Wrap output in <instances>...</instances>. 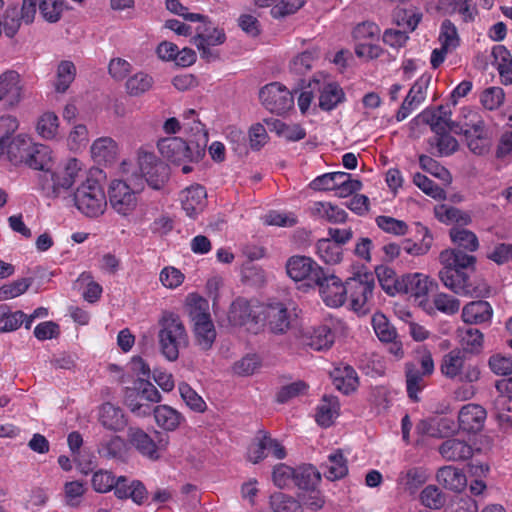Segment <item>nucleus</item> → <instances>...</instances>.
Listing matches in <instances>:
<instances>
[{
    "instance_id": "nucleus-1",
    "label": "nucleus",
    "mask_w": 512,
    "mask_h": 512,
    "mask_svg": "<svg viewBox=\"0 0 512 512\" xmlns=\"http://www.w3.org/2000/svg\"><path fill=\"white\" fill-rule=\"evenodd\" d=\"M452 241L457 249L443 250L439 255L442 268L438 277L442 284L455 294L478 297L480 282L476 275L477 258L460 250L475 251L478 248L477 236L464 228L454 227L450 230Z\"/></svg>"
},
{
    "instance_id": "nucleus-2",
    "label": "nucleus",
    "mask_w": 512,
    "mask_h": 512,
    "mask_svg": "<svg viewBox=\"0 0 512 512\" xmlns=\"http://www.w3.org/2000/svg\"><path fill=\"white\" fill-rule=\"evenodd\" d=\"M158 325V340L162 355L169 361L177 360L179 349L188 341L180 316L171 311H164L158 320Z\"/></svg>"
},
{
    "instance_id": "nucleus-3",
    "label": "nucleus",
    "mask_w": 512,
    "mask_h": 512,
    "mask_svg": "<svg viewBox=\"0 0 512 512\" xmlns=\"http://www.w3.org/2000/svg\"><path fill=\"white\" fill-rule=\"evenodd\" d=\"M375 278L370 272H358L345 281L346 303L359 313L370 312L373 306V290Z\"/></svg>"
},
{
    "instance_id": "nucleus-4",
    "label": "nucleus",
    "mask_w": 512,
    "mask_h": 512,
    "mask_svg": "<svg viewBox=\"0 0 512 512\" xmlns=\"http://www.w3.org/2000/svg\"><path fill=\"white\" fill-rule=\"evenodd\" d=\"M83 174V163L76 158H69L57 170L49 172L41 188L47 197L57 198L67 192Z\"/></svg>"
},
{
    "instance_id": "nucleus-5",
    "label": "nucleus",
    "mask_w": 512,
    "mask_h": 512,
    "mask_svg": "<svg viewBox=\"0 0 512 512\" xmlns=\"http://www.w3.org/2000/svg\"><path fill=\"white\" fill-rule=\"evenodd\" d=\"M74 203L77 209L87 217L102 215L107 207V199L103 187L95 180L88 178L74 192Z\"/></svg>"
},
{
    "instance_id": "nucleus-6",
    "label": "nucleus",
    "mask_w": 512,
    "mask_h": 512,
    "mask_svg": "<svg viewBox=\"0 0 512 512\" xmlns=\"http://www.w3.org/2000/svg\"><path fill=\"white\" fill-rule=\"evenodd\" d=\"M438 287V283L420 272L408 273L395 281L394 289L398 293L408 294L424 311H430L428 294Z\"/></svg>"
},
{
    "instance_id": "nucleus-7",
    "label": "nucleus",
    "mask_w": 512,
    "mask_h": 512,
    "mask_svg": "<svg viewBox=\"0 0 512 512\" xmlns=\"http://www.w3.org/2000/svg\"><path fill=\"white\" fill-rule=\"evenodd\" d=\"M203 144L187 143L179 137H168L158 141L161 155L175 165L199 161L205 154Z\"/></svg>"
},
{
    "instance_id": "nucleus-8",
    "label": "nucleus",
    "mask_w": 512,
    "mask_h": 512,
    "mask_svg": "<svg viewBox=\"0 0 512 512\" xmlns=\"http://www.w3.org/2000/svg\"><path fill=\"white\" fill-rule=\"evenodd\" d=\"M440 370L449 379L459 377L462 381L474 382L480 378L478 360L473 361L472 358L458 348L451 350L443 356Z\"/></svg>"
},
{
    "instance_id": "nucleus-9",
    "label": "nucleus",
    "mask_w": 512,
    "mask_h": 512,
    "mask_svg": "<svg viewBox=\"0 0 512 512\" xmlns=\"http://www.w3.org/2000/svg\"><path fill=\"white\" fill-rule=\"evenodd\" d=\"M142 190V182L128 183L124 180H113L108 190L112 209L121 216H129L136 209L138 195Z\"/></svg>"
},
{
    "instance_id": "nucleus-10",
    "label": "nucleus",
    "mask_w": 512,
    "mask_h": 512,
    "mask_svg": "<svg viewBox=\"0 0 512 512\" xmlns=\"http://www.w3.org/2000/svg\"><path fill=\"white\" fill-rule=\"evenodd\" d=\"M137 163L142 177L151 188L160 189L168 181L169 167L154 152L140 148L137 153Z\"/></svg>"
},
{
    "instance_id": "nucleus-11",
    "label": "nucleus",
    "mask_w": 512,
    "mask_h": 512,
    "mask_svg": "<svg viewBox=\"0 0 512 512\" xmlns=\"http://www.w3.org/2000/svg\"><path fill=\"white\" fill-rule=\"evenodd\" d=\"M286 272L296 282L308 281L316 286L326 271L311 257L294 255L286 262Z\"/></svg>"
},
{
    "instance_id": "nucleus-12",
    "label": "nucleus",
    "mask_w": 512,
    "mask_h": 512,
    "mask_svg": "<svg viewBox=\"0 0 512 512\" xmlns=\"http://www.w3.org/2000/svg\"><path fill=\"white\" fill-rule=\"evenodd\" d=\"M466 145L474 154H480V113L477 107H464L455 125Z\"/></svg>"
},
{
    "instance_id": "nucleus-13",
    "label": "nucleus",
    "mask_w": 512,
    "mask_h": 512,
    "mask_svg": "<svg viewBox=\"0 0 512 512\" xmlns=\"http://www.w3.org/2000/svg\"><path fill=\"white\" fill-rule=\"evenodd\" d=\"M434 372V361L431 355H424L420 364L406 363L405 377L408 397L414 401L418 400V393L426 387L425 378Z\"/></svg>"
},
{
    "instance_id": "nucleus-14",
    "label": "nucleus",
    "mask_w": 512,
    "mask_h": 512,
    "mask_svg": "<svg viewBox=\"0 0 512 512\" xmlns=\"http://www.w3.org/2000/svg\"><path fill=\"white\" fill-rule=\"evenodd\" d=\"M259 98L267 110L276 114H283L294 105L292 93L277 82L264 86L259 92Z\"/></svg>"
},
{
    "instance_id": "nucleus-15",
    "label": "nucleus",
    "mask_w": 512,
    "mask_h": 512,
    "mask_svg": "<svg viewBox=\"0 0 512 512\" xmlns=\"http://www.w3.org/2000/svg\"><path fill=\"white\" fill-rule=\"evenodd\" d=\"M228 320L233 326H246L250 330L262 322V306L256 302L238 298L230 306Z\"/></svg>"
},
{
    "instance_id": "nucleus-16",
    "label": "nucleus",
    "mask_w": 512,
    "mask_h": 512,
    "mask_svg": "<svg viewBox=\"0 0 512 512\" xmlns=\"http://www.w3.org/2000/svg\"><path fill=\"white\" fill-rule=\"evenodd\" d=\"M309 88L319 93V107L325 111L335 109L345 100L343 89L324 75H318L309 82Z\"/></svg>"
},
{
    "instance_id": "nucleus-17",
    "label": "nucleus",
    "mask_w": 512,
    "mask_h": 512,
    "mask_svg": "<svg viewBox=\"0 0 512 512\" xmlns=\"http://www.w3.org/2000/svg\"><path fill=\"white\" fill-rule=\"evenodd\" d=\"M25 97V83L15 70H6L0 74V102L14 108Z\"/></svg>"
},
{
    "instance_id": "nucleus-18",
    "label": "nucleus",
    "mask_w": 512,
    "mask_h": 512,
    "mask_svg": "<svg viewBox=\"0 0 512 512\" xmlns=\"http://www.w3.org/2000/svg\"><path fill=\"white\" fill-rule=\"evenodd\" d=\"M323 302L332 308H338L346 303L345 282L339 277L326 271L316 284Z\"/></svg>"
},
{
    "instance_id": "nucleus-19",
    "label": "nucleus",
    "mask_w": 512,
    "mask_h": 512,
    "mask_svg": "<svg viewBox=\"0 0 512 512\" xmlns=\"http://www.w3.org/2000/svg\"><path fill=\"white\" fill-rule=\"evenodd\" d=\"M225 40L226 35L223 29L203 24L197 28V34L193 37L192 43L200 51L203 59L211 61L217 58L211 47L221 45Z\"/></svg>"
},
{
    "instance_id": "nucleus-20",
    "label": "nucleus",
    "mask_w": 512,
    "mask_h": 512,
    "mask_svg": "<svg viewBox=\"0 0 512 512\" xmlns=\"http://www.w3.org/2000/svg\"><path fill=\"white\" fill-rule=\"evenodd\" d=\"M160 436L158 442L154 440L143 430L139 428H131L129 430V439L131 444L137 451L150 460H158L161 456V451L165 450L168 445V439L163 438L161 433L157 432Z\"/></svg>"
},
{
    "instance_id": "nucleus-21",
    "label": "nucleus",
    "mask_w": 512,
    "mask_h": 512,
    "mask_svg": "<svg viewBox=\"0 0 512 512\" xmlns=\"http://www.w3.org/2000/svg\"><path fill=\"white\" fill-rule=\"evenodd\" d=\"M430 80V76L422 75L415 81L396 114L398 122L405 120L424 102Z\"/></svg>"
},
{
    "instance_id": "nucleus-22",
    "label": "nucleus",
    "mask_w": 512,
    "mask_h": 512,
    "mask_svg": "<svg viewBox=\"0 0 512 512\" xmlns=\"http://www.w3.org/2000/svg\"><path fill=\"white\" fill-rule=\"evenodd\" d=\"M33 143L27 134L20 133L13 137L10 136L4 144V153L0 160L5 159L13 166L25 164L29 151L33 148Z\"/></svg>"
},
{
    "instance_id": "nucleus-23",
    "label": "nucleus",
    "mask_w": 512,
    "mask_h": 512,
    "mask_svg": "<svg viewBox=\"0 0 512 512\" xmlns=\"http://www.w3.org/2000/svg\"><path fill=\"white\" fill-rule=\"evenodd\" d=\"M262 321L266 322L272 333L284 334L290 328L291 313L283 303L262 306Z\"/></svg>"
},
{
    "instance_id": "nucleus-24",
    "label": "nucleus",
    "mask_w": 512,
    "mask_h": 512,
    "mask_svg": "<svg viewBox=\"0 0 512 512\" xmlns=\"http://www.w3.org/2000/svg\"><path fill=\"white\" fill-rule=\"evenodd\" d=\"M452 111L448 105H441L436 110H424L417 119L428 124L433 132L455 130V125L451 120Z\"/></svg>"
},
{
    "instance_id": "nucleus-25",
    "label": "nucleus",
    "mask_w": 512,
    "mask_h": 512,
    "mask_svg": "<svg viewBox=\"0 0 512 512\" xmlns=\"http://www.w3.org/2000/svg\"><path fill=\"white\" fill-rule=\"evenodd\" d=\"M114 494L118 499H131L135 504L141 505L147 498V490L139 480H129L120 476L116 480Z\"/></svg>"
},
{
    "instance_id": "nucleus-26",
    "label": "nucleus",
    "mask_w": 512,
    "mask_h": 512,
    "mask_svg": "<svg viewBox=\"0 0 512 512\" xmlns=\"http://www.w3.org/2000/svg\"><path fill=\"white\" fill-rule=\"evenodd\" d=\"M90 153L93 160L99 164H113L119 155V145L111 137H99L93 141Z\"/></svg>"
},
{
    "instance_id": "nucleus-27",
    "label": "nucleus",
    "mask_w": 512,
    "mask_h": 512,
    "mask_svg": "<svg viewBox=\"0 0 512 512\" xmlns=\"http://www.w3.org/2000/svg\"><path fill=\"white\" fill-rule=\"evenodd\" d=\"M207 193L203 186L193 185L180 194V201L187 216L194 218L203 211L206 205Z\"/></svg>"
},
{
    "instance_id": "nucleus-28",
    "label": "nucleus",
    "mask_w": 512,
    "mask_h": 512,
    "mask_svg": "<svg viewBox=\"0 0 512 512\" xmlns=\"http://www.w3.org/2000/svg\"><path fill=\"white\" fill-rule=\"evenodd\" d=\"M490 63L498 71L504 85L512 84V56L505 46H493L490 53Z\"/></svg>"
},
{
    "instance_id": "nucleus-29",
    "label": "nucleus",
    "mask_w": 512,
    "mask_h": 512,
    "mask_svg": "<svg viewBox=\"0 0 512 512\" xmlns=\"http://www.w3.org/2000/svg\"><path fill=\"white\" fill-rule=\"evenodd\" d=\"M438 451L446 461H461L469 459L474 449L464 440L450 438L439 446Z\"/></svg>"
},
{
    "instance_id": "nucleus-30",
    "label": "nucleus",
    "mask_w": 512,
    "mask_h": 512,
    "mask_svg": "<svg viewBox=\"0 0 512 512\" xmlns=\"http://www.w3.org/2000/svg\"><path fill=\"white\" fill-rule=\"evenodd\" d=\"M52 162V151L43 144L33 143L30 149L25 165L34 170L44 171L42 182L48 178Z\"/></svg>"
},
{
    "instance_id": "nucleus-31",
    "label": "nucleus",
    "mask_w": 512,
    "mask_h": 512,
    "mask_svg": "<svg viewBox=\"0 0 512 512\" xmlns=\"http://www.w3.org/2000/svg\"><path fill=\"white\" fill-rule=\"evenodd\" d=\"M333 385L344 394H349L358 386V376L353 367L342 365L335 367L330 373Z\"/></svg>"
},
{
    "instance_id": "nucleus-32",
    "label": "nucleus",
    "mask_w": 512,
    "mask_h": 512,
    "mask_svg": "<svg viewBox=\"0 0 512 512\" xmlns=\"http://www.w3.org/2000/svg\"><path fill=\"white\" fill-rule=\"evenodd\" d=\"M440 485L453 492H461L467 485L465 474L453 466L441 467L436 474Z\"/></svg>"
},
{
    "instance_id": "nucleus-33",
    "label": "nucleus",
    "mask_w": 512,
    "mask_h": 512,
    "mask_svg": "<svg viewBox=\"0 0 512 512\" xmlns=\"http://www.w3.org/2000/svg\"><path fill=\"white\" fill-rule=\"evenodd\" d=\"M156 424L165 431H175L184 421V416L173 407L163 404L153 408Z\"/></svg>"
},
{
    "instance_id": "nucleus-34",
    "label": "nucleus",
    "mask_w": 512,
    "mask_h": 512,
    "mask_svg": "<svg viewBox=\"0 0 512 512\" xmlns=\"http://www.w3.org/2000/svg\"><path fill=\"white\" fill-rule=\"evenodd\" d=\"M99 421L103 427L112 431H121L127 425L123 411L111 403H105L99 411Z\"/></svg>"
},
{
    "instance_id": "nucleus-35",
    "label": "nucleus",
    "mask_w": 512,
    "mask_h": 512,
    "mask_svg": "<svg viewBox=\"0 0 512 512\" xmlns=\"http://www.w3.org/2000/svg\"><path fill=\"white\" fill-rule=\"evenodd\" d=\"M311 213L314 217L330 223H343L347 218L344 209L330 202L318 201L311 206Z\"/></svg>"
},
{
    "instance_id": "nucleus-36",
    "label": "nucleus",
    "mask_w": 512,
    "mask_h": 512,
    "mask_svg": "<svg viewBox=\"0 0 512 512\" xmlns=\"http://www.w3.org/2000/svg\"><path fill=\"white\" fill-rule=\"evenodd\" d=\"M460 345L458 348L474 360L480 353V328L460 327L458 329ZM478 359H475V361Z\"/></svg>"
},
{
    "instance_id": "nucleus-37",
    "label": "nucleus",
    "mask_w": 512,
    "mask_h": 512,
    "mask_svg": "<svg viewBox=\"0 0 512 512\" xmlns=\"http://www.w3.org/2000/svg\"><path fill=\"white\" fill-rule=\"evenodd\" d=\"M430 152L440 157H446L458 149V141L447 131L435 132V135L429 139Z\"/></svg>"
},
{
    "instance_id": "nucleus-38",
    "label": "nucleus",
    "mask_w": 512,
    "mask_h": 512,
    "mask_svg": "<svg viewBox=\"0 0 512 512\" xmlns=\"http://www.w3.org/2000/svg\"><path fill=\"white\" fill-rule=\"evenodd\" d=\"M324 476L331 481L343 478L348 473L347 460L342 452L337 450L328 456L322 465Z\"/></svg>"
},
{
    "instance_id": "nucleus-39",
    "label": "nucleus",
    "mask_w": 512,
    "mask_h": 512,
    "mask_svg": "<svg viewBox=\"0 0 512 512\" xmlns=\"http://www.w3.org/2000/svg\"><path fill=\"white\" fill-rule=\"evenodd\" d=\"M339 401L335 396H323L321 403L317 408L316 421L323 427H329L338 416Z\"/></svg>"
},
{
    "instance_id": "nucleus-40",
    "label": "nucleus",
    "mask_w": 512,
    "mask_h": 512,
    "mask_svg": "<svg viewBox=\"0 0 512 512\" xmlns=\"http://www.w3.org/2000/svg\"><path fill=\"white\" fill-rule=\"evenodd\" d=\"M430 311H425L429 315H435L436 311L451 316L456 314L460 309V301L456 297L447 293H436L430 302Z\"/></svg>"
},
{
    "instance_id": "nucleus-41",
    "label": "nucleus",
    "mask_w": 512,
    "mask_h": 512,
    "mask_svg": "<svg viewBox=\"0 0 512 512\" xmlns=\"http://www.w3.org/2000/svg\"><path fill=\"white\" fill-rule=\"evenodd\" d=\"M458 418L463 431L469 434H477L480 431V407L477 404L463 406Z\"/></svg>"
},
{
    "instance_id": "nucleus-42",
    "label": "nucleus",
    "mask_w": 512,
    "mask_h": 512,
    "mask_svg": "<svg viewBox=\"0 0 512 512\" xmlns=\"http://www.w3.org/2000/svg\"><path fill=\"white\" fill-rule=\"evenodd\" d=\"M193 331L196 344L201 350L207 351L212 348L217 335L212 319L193 323Z\"/></svg>"
},
{
    "instance_id": "nucleus-43",
    "label": "nucleus",
    "mask_w": 512,
    "mask_h": 512,
    "mask_svg": "<svg viewBox=\"0 0 512 512\" xmlns=\"http://www.w3.org/2000/svg\"><path fill=\"white\" fill-rule=\"evenodd\" d=\"M316 253L326 264L335 265L343 258V248L335 241L324 238L318 240Z\"/></svg>"
},
{
    "instance_id": "nucleus-44",
    "label": "nucleus",
    "mask_w": 512,
    "mask_h": 512,
    "mask_svg": "<svg viewBox=\"0 0 512 512\" xmlns=\"http://www.w3.org/2000/svg\"><path fill=\"white\" fill-rule=\"evenodd\" d=\"M428 478L429 474L426 469L412 467L399 474L398 482L410 493H415L420 486L427 482Z\"/></svg>"
},
{
    "instance_id": "nucleus-45",
    "label": "nucleus",
    "mask_w": 512,
    "mask_h": 512,
    "mask_svg": "<svg viewBox=\"0 0 512 512\" xmlns=\"http://www.w3.org/2000/svg\"><path fill=\"white\" fill-rule=\"evenodd\" d=\"M186 301L189 317L193 323L211 320L207 299L192 293L188 295Z\"/></svg>"
},
{
    "instance_id": "nucleus-46",
    "label": "nucleus",
    "mask_w": 512,
    "mask_h": 512,
    "mask_svg": "<svg viewBox=\"0 0 512 512\" xmlns=\"http://www.w3.org/2000/svg\"><path fill=\"white\" fill-rule=\"evenodd\" d=\"M36 131L43 139H55L59 131L58 116L51 111H46L41 114L36 123Z\"/></svg>"
},
{
    "instance_id": "nucleus-47",
    "label": "nucleus",
    "mask_w": 512,
    "mask_h": 512,
    "mask_svg": "<svg viewBox=\"0 0 512 512\" xmlns=\"http://www.w3.org/2000/svg\"><path fill=\"white\" fill-rule=\"evenodd\" d=\"M333 342L334 335L331 329L326 325L314 328L306 337V345L316 351L330 348Z\"/></svg>"
},
{
    "instance_id": "nucleus-48",
    "label": "nucleus",
    "mask_w": 512,
    "mask_h": 512,
    "mask_svg": "<svg viewBox=\"0 0 512 512\" xmlns=\"http://www.w3.org/2000/svg\"><path fill=\"white\" fill-rule=\"evenodd\" d=\"M320 481L319 471L312 465H302L295 469L294 485L303 490L316 487Z\"/></svg>"
},
{
    "instance_id": "nucleus-49",
    "label": "nucleus",
    "mask_w": 512,
    "mask_h": 512,
    "mask_svg": "<svg viewBox=\"0 0 512 512\" xmlns=\"http://www.w3.org/2000/svg\"><path fill=\"white\" fill-rule=\"evenodd\" d=\"M67 147L70 151H83L89 143V130L85 124H74L66 139Z\"/></svg>"
},
{
    "instance_id": "nucleus-50",
    "label": "nucleus",
    "mask_w": 512,
    "mask_h": 512,
    "mask_svg": "<svg viewBox=\"0 0 512 512\" xmlns=\"http://www.w3.org/2000/svg\"><path fill=\"white\" fill-rule=\"evenodd\" d=\"M271 445L276 446L275 443L271 441L270 435L266 431L260 430L254 442L248 448L247 456L249 461L256 464L263 460L267 456L265 447Z\"/></svg>"
},
{
    "instance_id": "nucleus-51",
    "label": "nucleus",
    "mask_w": 512,
    "mask_h": 512,
    "mask_svg": "<svg viewBox=\"0 0 512 512\" xmlns=\"http://www.w3.org/2000/svg\"><path fill=\"white\" fill-rule=\"evenodd\" d=\"M76 75L75 65L71 61H62L57 67L54 87L56 92L64 93L74 81Z\"/></svg>"
},
{
    "instance_id": "nucleus-52",
    "label": "nucleus",
    "mask_w": 512,
    "mask_h": 512,
    "mask_svg": "<svg viewBox=\"0 0 512 512\" xmlns=\"http://www.w3.org/2000/svg\"><path fill=\"white\" fill-rule=\"evenodd\" d=\"M418 232L422 234V239L419 243L405 240L403 243V250L413 256L425 255L431 248L433 238L428 228L418 225Z\"/></svg>"
},
{
    "instance_id": "nucleus-53",
    "label": "nucleus",
    "mask_w": 512,
    "mask_h": 512,
    "mask_svg": "<svg viewBox=\"0 0 512 512\" xmlns=\"http://www.w3.org/2000/svg\"><path fill=\"white\" fill-rule=\"evenodd\" d=\"M376 225L385 233L395 236H404L408 233V224L405 221L391 216L379 215L375 218Z\"/></svg>"
},
{
    "instance_id": "nucleus-54",
    "label": "nucleus",
    "mask_w": 512,
    "mask_h": 512,
    "mask_svg": "<svg viewBox=\"0 0 512 512\" xmlns=\"http://www.w3.org/2000/svg\"><path fill=\"white\" fill-rule=\"evenodd\" d=\"M438 40L444 49L453 52L459 46V36L455 25L450 20H444L440 27Z\"/></svg>"
},
{
    "instance_id": "nucleus-55",
    "label": "nucleus",
    "mask_w": 512,
    "mask_h": 512,
    "mask_svg": "<svg viewBox=\"0 0 512 512\" xmlns=\"http://www.w3.org/2000/svg\"><path fill=\"white\" fill-rule=\"evenodd\" d=\"M374 331L382 342H393L397 336L395 328L383 314H375L372 318Z\"/></svg>"
},
{
    "instance_id": "nucleus-56",
    "label": "nucleus",
    "mask_w": 512,
    "mask_h": 512,
    "mask_svg": "<svg viewBox=\"0 0 512 512\" xmlns=\"http://www.w3.org/2000/svg\"><path fill=\"white\" fill-rule=\"evenodd\" d=\"M271 125L279 136L289 141H299L306 136L305 130L298 124H286L281 120H274Z\"/></svg>"
},
{
    "instance_id": "nucleus-57",
    "label": "nucleus",
    "mask_w": 512,
    "mask_h": 512,
    "mask_svg": "<svg viewBox=\"0 0 512 512\" xmlns=\"http://www.w3.org/2000/svg\"><path fill=\"white\" fill-rule=\"evenodd\" d=\"M346 177V172H331L325 173L316 177L311 182V187L314 190L337 191L341 178Z\"/></svg>"
},
{
    "instance_id": "nucleus-58",
    "label": "nucleus",
    "mask_w": 512,
    "mask_h": 512,
    "mask_svg": "<svg viewBox=\"0 0 512 512\" xmlns=\"http://www.w3.org/2000/svg\"><path fill=\"white\" fill-rule=\"evenodd\" d=\"M270 505L274 512H302L300 503L283 493L271 495Z\"/></svg>"
},
{
    "instance_id": "nucleus-59",
    "label": "nucleus",
    "mask_w": 512,
    "mask_h": 512,
    "mask_svg": "<svg viewBox=\"0 0 512 512\" xmlns=\"http://www.w3.org/2000/svg\"><path fill=\"white\" fill-rule=\"evenodd\" d=\"M153 85V79L143 72L136 73L126 82V88L130 95L138 96L147 92Z\"/></svg>"
},
{
    "instance_id": "nucleus-60",
    "label": "nucleus",
    "mask_w": 512,
    "mask_h": 512,
    "mask_svg": "<svg viewBox=\"0 0 512 512\" xmlns=\"http://www.w3.org/2000/svg\"><path fill=\"white\" fill-rule=\"evenodd\" d=\"M179 393L186 405L196 412H203L206 403L202 397L186 383L179 384Z\"/></svg>"
},
{
    "instance_id": "nucleus-61",
    "label": "nucleus",
    "mask_w": 512,
    "mask_h": 512,
    "mask_svg": "<svg viewBox=\"0 0 512 512\" xmlns=\"http://www.w3.org/2000/svg\"><path fill=\"white\" fill-rule=\"evenodd\" d=\"M125 403L130 411L139 417H145L152 413L153 409L149 403L140 399L135 390L127 389Z\"/></svg>"
},
{
    "instance_id": "nucleus-62",
    "label": "nucleus",
    "mask_w": 512,
    "mask_h": 512,
    "mask_svg": "<svg viewBox=\"0 0 512 512\" xmlns=\"http://www.w3.org/2000/svg\"><path fill=\"white\" fill-rule=\"evenodd\" d=\"M125 448L124 440L119 436H111L108 440L101 442L98 452L106 458L121 457Z\"/></svg>"
},
{
    "instance_id": "nucleus-63",
    "label": "nucleus",
    "mask_w": 512,
    "mask_h": 512,
    "mask_svg": "<svg viewBox=\"0 0 512 512\" xmlns=\"http://www.w3.org/2000/svg\"><path fill=\"white\" fill-rule=\"evenodd\" d=\"M413 183L421 189L425 194L434 199H444L445 191L439 187L434 181L421 173H416L413 176Z\"/></svg>"
},
{
    "instance_id": "nucleus-64",
    "label": "nucleus",
    "mask_w": 512,
    "mask_h": 512,
    "mask_svg": "<svg viewBox=\"0 0 512 512\" xmlns=\"http://www.w3.org/2000/svg\"><path fill=\"white\" fill-rule=\"evenodd\" d=\"M421 503L430 509H440L445 504V498L435 485L426 486L420 493Z\"/></svg>"
}]
</instances>
